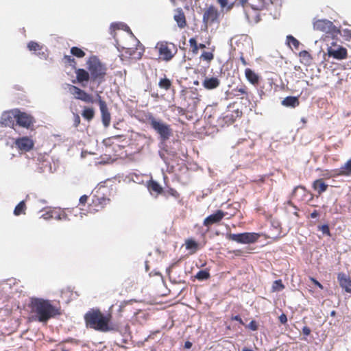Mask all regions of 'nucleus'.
<instances>
[{
	"mask_svg": "<svg viewBox=\"0 0 351 351\" xmlns=\"http://www.w3.org/2000/svg\"><path fill=\"white\" fill-rule=\"evenodd\" d=\"M29 307L32 319L39 322L47 323L51 318L60 314L59 309L52 305L49 300L43 298H32Z\"/></svg>",
	"mask_w": 351,
	"mask_h": 351,
	"instance_id": "nucleus-1",
	"label": "nucleus"
},
{
	"mask_svg": "<svg viewBox=\"0 0 351 351\" xmlns=\"http://www.w3.org/2000/svg\"><path fill=\"white\" fill-rule=\"evenodd\" d=\"M84 318L86 324L97 330L108 332L113 330V328L109 326L110 320V315H104L99 311H88L85 315Z\"/></svg>",
	"mask_w": 351,
	"mask_h": 351,
	"instance_id": "nucleus-2",
	"label": "nucleus"
},
{
	"mask_svg": "<svg viewBox=\"0 0 351 351\" xmlns=\"http://www.w3.org/2000/svg\"><path fill=\"white\" fill-rule=\"evenodd\" d=\"M148 121L152 128L159 135L161 142L165 143L172 135L171 126L162 120L156 119L154 116L148 117Z\"/></svg>",
	"mask_w": 351,
	"mask_h": 351,
	"instance_id": "nucleus-3",
	"label": "nucleus"
},
{
	"mask_svg": "<svg viewBox=\"0 0 351 351\" xmlns=\"http://www.w3.org/2000/svg\"><path fill=\"white\" fill-rule=\"evenodd\" d=\"M88 64L91 80L101 84L106 75V67L97 58L88 60Z\"/></svg>",
	"mask_w": 351,
	"mask_h": 351,
	"instance_id": "nucleus-4",
	"label": "nucleus"
},
{
	"mask_svg": "<svg viewBox=\"0 0 351 351\" xmlns=\"http://www.w3.org/2000/svg\"><path fill=\"white\" fill-rule=\"evenodd\" d=\"M313 29L330 34L335 37L340 34V30L332 22L327 19H317L313 21Z\"/></svg>",
	"mask_w": 351,
	"mask_h": 351,
	"instance_id": "nucleus-5",
	"label": "nucleus"
},
{
	"mask_svg": "<svg viewBox=\"0 0 351 351\" xmlns=\"http://www.w3.org/2000/svg\"><path fill=\"white\" fill-rule=\"evenodd\" d=\"M227 238L238 243L250 244L254 243L258 239V234L254 232L230 233L227 235Z\"/></svg>",
	"mask_w": 351,
	"mask_h": 351,
	"instance_id": "nucleus-6",
	"label": "nucleus"
},
{
	"mask_svg": "<svg viewBox=\"0 0 351 351\" xmlns=\"http://www.w3.org/2000/svg\"><path fill=\"white\" fill-rule=\"evenodd\" d=\"M327 54L336 60H343L347 56V50L345 47L332 43V46L327 49Z\"/></svg>",
	"mask_w": 351,
	"mask_h": 351,
	"instance_id": "nucleus-7",
	"label": "nucleus"
},
{
	"mask_svg": "<svg viewBox=\"0 0 351 351\" xmlns=\"http://www.w3.org/2000/svg\"><path fill=\"white\" fill-rule=\"evenodd\" d=\"M16 125L29 128L33 124V118L32 116L25 112H22L18 109H16Z\"/></svg>",
	"mask_w": 351,
	"mask_h": 351,
	"instance_id": "nucleus-8",
	"label": "nucleus"
},
{
	"mask_svg": "<svg viewBox=\"0 0 351 351\" xmlns=\"http://www.w3.org/2000/svg\"><path fill=\"white\" fill-rule=\"evenodd\" d=\"M170 45L175 49V51L173 53L172 52L171 49L169 48L167 43H158L157 45V47H158V52L160 55L162 57V59L165 61H169L170 60H171L177 51L175 45L173 43H170Z\"/></svg>",
	"mask_w": 351,
	"mask_h": 351,
	"instance_id": "nucleus-9",
	"label": "nucleus"
},
{
	"mask_svg": "<svg viewBox=\"0 0 351 351\" xmlns=\"http://www.w3.org/2000/svg\"><path fill=\"white\" fill-rule=\"evenodd\" d=\"M97 99L98 100L101 114L102 123L105 127H108L110 122V114L108 111L106 103L101 99V97L99 94H97Z\"/></svg>",
	"mask_w": 351,
	"mask_h": 351,
	"instance_id": "nucleus-10",
	"label": "nucleus"
},
{
	"mask_svg": "<svg viewBox=\"0 0 351 351\" xmlns=\"http://www.w3.org/2000/svg\"><path fill=\"white\" fill-rule=\"evenodd\" d=\"M219 14L215 8L210 5L204 13L202 21L205 29L208 27V23H214L218 18Z\"/></svg>",
	"mask_w": 351,
	"mask_h": 351,
	"instance_id": "nucleus-11",
	"label": "nucleus"
},
{
	"mask_svg": "<svg viewBox=\"0 0 351 351\" xmlns=\"http://www.w3.org/2000/svg\"><path fill=\"white\" fill-rule=\"evenodd\" d=\"M70 90L73 95H77L76 98L78 99L90 104L95 102V99H94L92 95L88 94L84 90L79 88L77 86H71Z\"/></svg>",
	"mask_w": 351,
	"mask_h": 351,
	"instance_id": "nucleus-12",
	"label": "nucleus"
},
{
	"mask_svg": "<svg viewBox=\"0 0 351 351\" xmlns=\"http://www.w3.org/2000/svg\"><path fill=\"white\" fill-rule=\"evenodd\" d=\"M15 114L16 109L4 112L1 117L0 124L2 126L14 128V121L16 120Z\"/></svg>",
	"mask_w": 351,
	"mask_h": 351,
	"instance_id": "nucleus-13",
	"label": "nucleus"
},
{
	"mask_svg": "<svg viewBox=\"0 0 351 351\" xmlns=\"http://www.w3.org/2000/svg\"><path fill=\"white\" fill-rule=\"evenodd\" d=\"M15 145L21 151L29 152L33 148L34 143L31 138L24 136L17 138Z\"/></svg>",
	"mask_w": 351,
	"mask_h": 351,
	"instance_id": "nucleus-14",
	"label": "nucleus"
},
{
	"mask_svg": "<svg viewBox=\"0 0 351 351\" xmlns=\"http://www.w3.org/2000/svg\"><path fill=\"white\" fill-rule=\"evenodd\" d=\"M224 216L225 213L222 210H217L215 213L205 218L203 224L205 226L209 227L214 223H219Z\"/></svg>",
	"mask_w": 351,
	"mask_h": 351,
	"instance_id": "nucleus-15",
	"label": "nucleus"
},
{
	"mask_svg": "<svg viewBox=\"0 0 351 351\" xmlns=\"http://www.w3.org/2000/svg\"><path fill=\"white\" fill-rule=\"evenodd\" d=\"M337 280L340 287L346 292L351 293V279L350 276L343 272H340L337 274Z\"/></svg>",
	"mask_w": 351,
	"mask_h": 351,
	"instance_id": "nucleus-16",
	"label": "nucleus"
},
{
	"mask_svg": "<svg viewBox=\"0 0 351 351\" xmlns=\"http://www.w3.org/2000/svg\"><path fill=\"white\" fill-rule=\"evenodd\" d=\"M220 82L217 77H206L202 82L204 87L208 90L216 88L219 86Z\"/></svg>",
	"mask_w": 351,
	"mask_h": 351,
	"instance_id": "nucleus-17",
	"label": "nucleus"
},
{
	"mask_svg": "<svg viewBox=\"0 0 351 351\" xmlns=\"http://www.w3.org/2000/svg\"><path fill=\"white\" fill-rule=\"evenodd\" d=\"M115 29H123L130 34L132 37H134L130 27L124 23H112L110 27V33L112 34Z\"/></svg>",
	"mask_w": 351,
	"mask_h": 351,
	"instance_id": "nucleus-18",
	"label": "nucleus"
},
{
	"mask_svg": "<svg viewBox=\"0 0 351 351\" xmlns=\"http://www.w3.org/2000/svg\"><path fill=\"white\" fill-rule=\"evenodd\" d=\"M176 12V14L174 15L173 18L176 21L178 26L180 28L184 27L186 25V22L183 10L181 8H178Z\"/></svg>",
	"mask_w": 351,
	"mask_h": 351,
	"instance_id": "nucleus-19",
	"label": "nucleus"
},
{
	"mask_svg": "<svg viewBox=\"0 0 351 351\" xmlns=\"http://www.w3.org/2000/svg\"><path fill=\"white\" fill-rule=\"evenodd\" d=\"M281 104L286 107L295 108L299 106L300 101L298 97L288 96L282 101Z\"/></svg>",
	"mask_w": 351,
	"mask_h": 351,
	"instance_id": "nucleus-20",
	"label": "nucleus"
},
{
	"mask_svg": "<svg viewBox=\"0 0 351 351\" xmlns=\"http://www.w3.org/2000/svg\"><path fill=\"white\" fill-rule=\"evenodd\" d=\"M313 187L320 195L327 190L328 184H325L322 179H317L314 181Z\"/></svg>",
	"mask_w": 351,
	"mask_h": 351,
	"instance_id": "nucleus-21",
	"label": "nucleus"
},
{
	"mask_svg": "<svg viewBox=\"0 0 351 351\" xmlns=\"http://www.w3.org/2000/svg\"><path fill=\"white\" fill-rule=\"evenodd\" d=\"M77 80L79 82H88L90 73L84 69H78L76 71Z\"/></svg>",
	"mask_w": 351,
	"mask_h": 351,
	"instance_id": "nucleus-22",
	"label": "nucleus"
},
{
	"mask_svg": "<svg viewBox=\"0 0 351 351\" xmlns=\"http://www.w3.org/2000/svg\"><path fill=\"white\" fill-rule=\"evenodd\" d=\"M245 74L247 80L252 84H256L258 82L259 77L252 69H246Z\"/></svg>",
	"mask_w": 351,
	"mask_h": 351,
	"instance_id": "nucleus-23",
	"label": "nucleus"
},
{
	"mask_svg": "<svg viewBox=\"0 0 351 351\" xmlns=\"http://www.w3.org/2000/svg\"><path fill=\"white\" fill-rule=\"evenodd\" d=\"M338 175L350 176L351 175V158L348 160L343 166L339 169Z\"/></svg>",
	"mask_w": 351,
	"mask_h": 351,
	"instance_id": "nucleus-24",
	"label": "nucleus"
},
{
	"mask_svg": "<svg viewBox=\"0 0 351 351\" xmlns=\"http://www.w3.org/2000/svg\"><path fill=\"white\" fill-rule=\"evenodd\" d=\"M26 206L24 200L21 201L14 208V215L19 216L21 214L25 213Z\"/></svg>",
	"mask_w": 351,
	"mask_h": 351,
	"instance_id": "nucleus-25",
	"label": "nucleus"
},
{
	"mask_svg": "<svg viewBox=\"0 0 351 351\" xmlns=\"http://www.w3.org/2000/svg\"><path fill=\"white\" fill-rule=\"evenodd\" d=\"M210 273L207 269H202V270H199L196 274V275L195 276V278L199 281H203V280L208 279L210 278Z\"/></svg>",
	"mask_w": 351,
	"mask_h": 351,
	"instance_id": "nucleus-26",
	"label": "nucleus"
},
{
	"mask_svg": "<svg viewBox=\"0 0 351 351\" xmlns=\"http://www.w3.org/2000/svg\"><path fill=\"white\" fill-rule=\"evenodd\" d=\"M94 114L95 112L92 108H85L82 113V117L88 121L91 120L94 117Z\"/></svg>",
	"mask_w": 351,
	"mask_h": 351,
	"instance_id": "nucleus-27",
	"label": "nucleus"
},
{
	"mask_svg": "<svg viewBox=\"0 0 351 351\" xmlns=\"http://www.w3.org/2000/svg\"><path fill=\"white\" fill-rule=\"evenodd\" d=\"M287 44L291 47L293 45L295 49H298L300 45L299 40H298L295 37L291 35H288L287 36Z\"/></svg>",
	"mask_w": 351,
	"mask_h": 351,
	"instance_id": "nucleus-28",
	"label": "nucleus"
},
{
	"mask_svg": "<svg viewBox=\"0 0 351 351\" xmlns=\"http://www.w3.org/2000/svg\"><path fill=\"white\" fill-rule=\"evenodd\" d=\"M148 188L149 190L156 192L157 193H160L162 191V187L156 181H150Z\"/></svg>",
	"mask_w": 351,
	"mask_h": 351,
	"instance_id": "nucleus-29",
	"label": "nucleus"
},
{
	"mask_svg": "<svg viewBox=\"0 0 351 351\" xmlns=\"http://www.w3.org/2000/svg\"><path fill=\"white\" fill-rule=\"evenodd\" d=\"M171 85V81L166 77L160 79V80L158 83L159 87L161 88H163L166 90H167L170 88Z\"/></svg>",
	"mask_w": 351,
	"mask_h": 351,
	"instance_id": "nucleus-30",
	"label": "nucleus"
},
{
	"mask_svg": "<svg viewBox=\"0 0 351 351\" xmlns=\"http://www.w3.org/2000/svg\"><path fill=\"white\" fill-rule=\"evenodd\" d=\"M71 53L73 56H75L77 58H82L85 56V53L81 49L77 47H73L71 49Z\"/></svg>",
	"mask_w": 351,
	"mask_h": 351,
	"instance_id": "nucleus-31",
	"label": "nucleus"
},
{
	"mask_svg": "<svg viewBox=\"0 0 351 351\" xmlns=\"http://www.w3.org/2000/svg\"><path fill=\"white\" fill-rule=\"evenodd\" d=\"M272 289L274 291H281L284 289V285L282 283L281 280H277L274 282Z\"/></svg>",
	"mask_w": 351,
	"mask_h": 351,
	"instance_id": "nucleus-32",
	"label": "nucleus"
},
{
	"mask_svg": "<svg viewBox=\"0 0 351 351\" xmlns=\"http://www.w3.org/2000/svg\"><path fill=\"white\" fill-rule=\"evenodd\" d=\"M186 247L189 250H195L197 247V243L193 239L187 240L186 242Z\"/></svg>",
	"mask_w": 351,
	"mask_h": 351,
	"instance_id": "nucleus-33",
	"label": "nucleus"
},
{
	"mask_svg": "<svg viewBox=\"0 0 351 351\" xmlns=\"http://www.w3.org/2000/svg\"><path fill=\"white\" fill-rule=\"evenodd\" d=\"M27 48L29 51H36L38 50H40V46L38 45V43H36V42H34V41H30L28 44H27Z\"/></svg>",
	"mask_w": 351,
	"mask_h": 351,
	"instance_id": "nucleus-34",
	"label": "nucleus"
},
{
	"mask_svg": "<svg viewBox=\"0 0 351 351\" xmlns=\"http://www.w3.org/2000/svg\"><path fill=\"white\" fill-rule=\"evenodd\" d=\"M299 56L303 60H306L307 62H309L311 61V60L312 59L310 53L306 50L300 51L299 53Z\"/></svg>",
	"mask_w": 351,
	"mask_h": 351,
	"instance_id": "nucleus-35",
	"label": "nucleus"
},
{
	"mask_svg": "<svg viewBox=\"0 0 351 351\" xmlns=\"http://www.w3.org/2000/svg\"><path fill=\"white\" fill-rule=\"evenodd\" d=\"M305 191H306L305 187L300 185V186H298L294 188V189L293 191V195H297L298 193H301V195H304Z\"/></svg>",
	"mask_w": 351,
	"mask_h": 351,
	"instance_id": "nucleus-36",
	"label": "nucleus"
},
{
	"mask_svg": "<svg viewBox=\"0 0 351 351\" xmlns=\"http://www.w3.org/2000/svg\"><path fill=\"white\" fill-rule=\"evenodd\" d=\"M160 148L161 149H162L163 151H165V152H166L167 154L170 155V156H174L176 155V152H173V151H169L167 148V145L165 144V143H163V142H160V145H159Z\"/></svg>",
	"mask_w": 351,
	"mask_h": 351,
	"instance_id": "nucleus-37",
	"label": "nucleus"
},
{
	"mask_svg": "<svg viewBox=\"0 0 351 351\" xmlns=\"http://www.w3.org/2000/svg\"><path fill=\"white\" fill-rule=\"evenodd\" d=\"M201 58L209 62L213 59V54L211 52L204 51L202 53Z\"/></svg>",
	"mask_w": 351,
	"mask_h": 351,
	"instance_id": "nucleus-38",
	"label": "nucleus"
},
{
	"mask_svg": "<svg viewBox=\"0 0 351 351\" xmlns=\"http://www.w3.org/2000/svg\"><path fill=\"white\" fill-rule=\"evenodd\" d=\"M318 228L320 230H322L324 234L330 236V232L328 224H324L321 226H319Z\"/></svg>",
	"mask_w": 351,
	"mask_h": 351,
	"instance_id": "nucleus-39",
	"label": "nucleus"
},
{
	"mask_svg": "<svg viewBox=\"0 0 351 351\" xmlns=\"http://www.w3.org/2000/svg\"><path fill=\"white\" fill-rule=\"evenodd\" d=\"M189 43H190L191 47H193V52L196 53L198 50L196 40L194 38H191L189 40Z\"/></svg>",
	"mask_w": 351,
	"mask_h": 351,
	"instance_id": "nucleus-40",
	"label": "nucleus"
},
{
	"mask_svg": "<svg viewBox=\"0 0 351 351\" xmlns=\"http://www.w3.org/2000/svg\"><path fill=\"white\" fill-rule=\"evenodd\" d=\"M64 60H65V62L69 63L70 64V66H73V67H75V59L73 58H72V56H64Z\"/></svg>",
	"mask_w": 351,
	"mask_h": 351,
	"instance_id": "nucleus-41",
	"label": "nucleus"
},
{
	"mask_svg": "<svg viewBox=\"0 0 351 351\" xmlns=\"http://www.w3.org/2000/svg\"><path fill=\"white\" fill-rule=\"evenodd\" d=\"M164 152L165 151L160 149V150L158 151V155L165 164H168V159L165 156Z\"/></svg>",
	"mask_w": 351,
	"mask_h": 351,
	"instance_id": "nucleus-42",
	"label": "nucleus"
},
{
	"mask_svg": "<svg viewBox=\"0 0 351 351\" xmlns=\"http://www.w3.org/2000/svg\"><path fill=\"white\" fill-rule=\"evenodd\" d=\"M279 321L281 324H286L287 322V315L285 314V313H282L280 316H279Z\"/></svg>",
	"mask_w": 351,
	"mask_h": 351,
	"instance_id": "nucleus-43",
	"label": "nucleus"
},
{
	"mask_svg": "<svg viewBox=\"0 0 351 351\" xmlns=\"http://www.w3.org/2000/svg\"><path fill=\"white\" fill-rule=\"evenodd\" d=\"M74 121V123H73L74 126L77 127L80 123V117L78 114H74V121Z\"/></svg>",
	"mask_w": 351,
	"mask_h": 351,
	"instance_id": "nucleus-44",
	"label": "nucleus"
},
{
	"mask_svg": "<svg viewBox=\"0 0 351 351\" xmlns=\"http://www.w3.org/2000/svg\"><path fill=\"white\" fill-rule=\"evenodd\" d=\"M249 328H250L252 330H257V326L254 321H251L248 325Z\"/></svg>",
	"mask_w": 351,
	"mask_h": 351,
	"instance_id": "nucleus-45",
	"label": "nucleus"
},
{
	"mask_svg": "<svg viewBox=\"0 0 351 351\" xmlns=\"http://www.w3.org/2000/svg\"><path fill=\"white\" fill-rule=\"evenodd\" d=\"M302 332L304 335L308 336L311 333V329L308 326H304L302 328Z\"/></svg>",
	"mask_w": 351,
	"mask_h": 351,
	"instance_id": "nucleus-46",
	"label": "nucleus"
},
{
	"mask_svg": "<svg viewBox=\"0 0 351 351\" xmlns=\"http://www.w3.org/2000/svg\"><path fill=\"white\" fill-rule=\"evenodd\" d=\"M87 199H88L87 195H84L81 196L79 199L80 204H84L86 202Z\"/></svg>",
	"mask_w": 351,
	"mask_h": 351,
	"instance_id": "nucleus-47",
	"label": "nucleus"
},
{
	"mask_svg": "<svg viewBox=\"0 0 351 351\" xmlns=\"http://www.w3.org/2000/svg\"><path fill=\"white\" fill-rule=\"evenodd\" d=\"M235 91L238 92L240 94H247L246 88L243 87L235 89Z\"/></svg>",
	"mask_w": 351,
	"mask_h": 351,
	"instance_id": "nucleus-48",
	"label": "nucleus"
},
{
	"mask_svg": "<svg viewBox=\"0 0 351 351\" xmlns=\"http://www.w3.org/2000/svg\"><path fill=\"white\" fill-rule=\"evenodd\" d=\"M343 36L346 38H351V30L344 29L343 30Z\"/></svg>",
	"mask_w": 351,
	"mask_h": 351,
	"instance_id": "nucleus-49",
	"label": "nucleus"
},
{
	"mask_svg": "<svg viewBox=\"0 0 351 351\" xmlns=\"http://www.w3.org/2000/svg\"><path fill=\"white\" fill-rule=\"evenodd\" d=\"M318 216H319V213L316 210H315L313 213H311V217L313 219L317 218Z\"/></svg>",
	"mask_w": 351,
	"mask_h": 351,
	"instance_id": "nucleus-50",
	"label": "nucleus"
},
{
	"mask_svg": "<svg viewBox=\"0 0 351 351\" xmlns=\"http://www.w3.org/2000/svg\"><path fill=\"white\" fill-rule=\"evenodd\" d=\"M232 319L235 320V321H237L239 322V323L241 324H243V321H242V319L241 318V317L239 315H235L232 317Z\"/></svg>",
	"mask_w": 351,
	"mask_h": 351,
	"instance_id": "nucleus-51",
	"label": "nucleus"
},
{
	"mask_svg": "<svg viewBox=\"0 0 351 351\" xmlns=\"http://www.w3.org/2000/svg\"><path fill=\"white\" fill-rule=\"evenodd\" d=\"M192 345L193 344L191 341H187L184 343V348L186 349H190L192 347Z\"/></svg>",
	"mask_w": 351,
	"mask_h": 351,
	"instance_id": "nucleus-52",
	"label": "nucleus"
},
{
	"mask_svg": "<svg viewBox=\"0 0 351 351\" xmlns=\"http://www.w3.org/2000/svg\"><path fill=\"white\" fill-rule=\"evenodd\" d=\"M314 283L318 287H319L320 289H322L323 287L322 285V284L320 282H319L317 280H315V279H313Z\"/></svg>",
	"mask_w": 351,
	"mask_h": 351,
	"instance_id": "nucleus-53",
	"label": "nucleus"
},
{
	"mask_svg": "<svg viewBox=\"0 0 351 351\" xmlns=\"http://www.w3.org/2000/svg\"><path fill=\"white\" fill-rule=\"evenodd\" d=\"M134 50L131 48L127 49L126 53H129L130 56H132Z\"/></svg>",
	"mask_w": 351,
	"mask_h": 351,
	"instance_id": "nucleus-54",
	"label": "nucleus"
},
{
	"mask_svg": "<svg viewBox=\"0 0 351 351\" xmlns=\"http://www.w3.org/2000/svg\"><path fill=\"white\" fill-rule=\"evenodd\" d=\"M240 60H241V62H242V64L243 65H247V63L246 60H245V58L243 56L240 57Z\"/></svg>",
	"mask_w": 351,
	"mask_h": 351,
	"instance_id": "nucleus-55",
	"label": "nucleus"
},
{
	"mask_svg": "<svg viewBox=\"0 0 351 351\" xmlns=\"http://www.w3.org/2000/svg\"><path fill=\"white\" fill-rule=\"evenodd\" d=\"M248 0H239V3L242 6H244L247 3Z\"/></svg>",
	"mask_w": 351,
	"mask_h": 351,
	"instance_id": "nucleus-56",
	"label": "nucleus"
},
{
	"mask_svg": "<svg viewBox=\"0 0 351 351\" xmlns=\"http://www.w3.org/2000/svg\"><path fill=\"white\" fill-rule=\"evenodd\" d=\"M335 315H336V312H335V311H332L330 312V315H331V316H332V317H333V316H335Z\"/></svg>",
	"mask_w": 351,
	"mask_h": 351,
	"instance_id": "nucleus-57",
	"label": "nucleus"
},
{
	"mask_svg": "<svg viewBox=\"0 0 351 351\" xmlns=\"http://www.w3.org/2000/svg\"><path fill=\"white\" fill-rule=\"evenodd\" d=\"M170 271H171V267L167 269V273H169H169H170Z\"/></svg>",
	"mask_w": 351,
	"mask_h": 351,
	"instance_id": "nucleus-58",
	"label": "nucleus"
},
{
	"mask_svg": "<svg viewBox=\"0 0 351 351\" xmlns=\"http://www.w3.org/2000/svg\"><path fill=\"white\" fill-rule=\"evenodd\" d=\"M199 47L200 48H204L205 47V45L204 44H200L199 45Z\"/></svg>",
	"mask_w": 351,
	"mask_h": 351,
	"instance_id": "nucleus-59",
	"label": "nucleus"
},
{
	"mask_svg": "<svg viewBox=\"0 0 351 351\" xmlns=\"http://www.w3.org/2000/svg\"><path fill=\"white\" fill-rule=\"evenodd\" d=\"M39 56H40V57L44 56H45L44 52H43V53H39Z\"/></svg>",
	"mask_w": 351,
	"mask_h": 351,
	"instance_id": "nucleus-60",
	"label": "nucleus"
},
{
	"mask_svg": "<svg viewBox=\"0 0 351 351\" xmlns=\"http://www.w3.org/2000/svg\"><path fill=\"white\" fill-rule=\"evenodd\" d=\"M56 218L57 219H61V216L60 215H58Z\"/></svg>",
	"mask_w": 351,
	"mask_h": 351,
	"instance_id": "nucleus-61",
	"label": "nucleus"
},
{
	"mask_svg": "<svg viewBox=\"0 0 351 351\" xmlns=\"http://www.w3.org/2000/svg\"><path fill=\"white\" fill-rule=\"evenodd\" d=\"M302 121L303 122H305V120H304V118H302Z\"/></svg>",
	"mask_w": 351,
	"mask_h": 351,
	"instance_id": "nucleus-62",
	"label": "nucleus"
},
{
	"mask_svg": "<svg viewBox=\"0 0 351 351\" xmlns=\"http://www.w3.org/2000/svg\"><path fill=\"white\" fill-rule=\"evenodd\" d=\"M43 217L45 218V219H47L46 217H45V215H43Z\"/></svg>",
	"mask_w": 351,
	"mask_h": 351,
	"instance_id": "nucleus-63",
	"label": "nucleus"
},
{
	"mask_svg": "<svg viewBox=\"0 0 351 351\" xmlns=\"http://www.w3.org/2000/svg\"><path fill=\"white\" fill-rule=\"evenodd\" d=\"M62 351H67L66 350H62Z\"/></svg>",
	"mask_w": 351,
	"mask_h": 351,
	"instance_id": "nucleus-64",
	"label": "nucleus"
}]
</instances>
